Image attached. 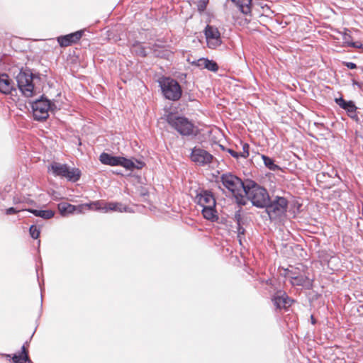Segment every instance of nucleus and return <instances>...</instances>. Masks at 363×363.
Returning <instances> with one entry per match:
<instances>
[{
	"label": "nucleus",
	"instance_id": "f257e3e1",
	"mask_svg": "<svg viewBox=\"0 0 363 363\" xmlns=\"http://www.w3.org/2000/svg\"><path fill=\"white\" fill-rule=\"evenodd\" d=\"M243 194L254 206L260 208H265L270 199L267 189L251 179L245 180V189Z\"/></svg>",
	"mask_w": 363,
	"mask_h": 363
},
{
	"label": "nucleus",
	"instance_id": "f03ea898",
	"mask_svg": "<svg viewBox=\"0 0 363 363\" xmlns=\"http://www.w3.org/2000/svg\"><path fill=\"white\" fill-rule=\"evenodd\" d=\"M195 202L202 208L201 213L205 219L212 222L218 219L216 199L210 191L201 190L196 194Z\"/></svg>",
	"mask_w": 363,
	"mask_h": 363
},
{
	"label": "nucleus",
	"instance_id": "7ed1b4c3",
	"mask_svg": "<svg viewBox=\"0 0 363 363\" xmlns=\"http://www.w3.org/2000/svg\"><path fill=\"white\" fill-rule=\"evenodd\" d=\"M220 181L223 185L233 194L238 203L240 204L245 203L243 196L245 181L242 182L231 173L223 174L220 177Z\"/></svg>",
	"mask_w": 363,
	"mask_h": 363
},
{
	"label": "nucleus",
	"instance_id": "20e7f679",
	"mask_svg": "<svg viewBox=\"0 0 363 363\" xmlns=\"http://www.w3.org/2000/svg\"><path fill=\"white\" fill-rule=\"evenodd\" d=\"M168 124L182 136H195L197 128L187 118L170 114L167 116Z\"/></svg>",
	"mask_w": 363,
	"mask_h": 363
},
{
	"label": "nucleus",
	"instance_id": "39448f33",
	"mask_svg": "<svg viewBox=\"0 0 363 363\" xmlns=\"http://www.w3.org/2000/svg\"><path fill=\"white\" fill-rule=\"evenodd\" d=\"M34 75L30 69H21L16 76L18 87L26 97H32L35 93Z\"/></svg>",
	"mask_w": 363,
	"mask_h": 363
},
{
	"label": "nucleus",
	"instance_id": "423d86ee",
	"mask_svg": "<svg viewBox=\"0 0 363 363\" xmlns=\"http://www.w3.org/2000/svg\"><path fill=\"white\" fill-rule=\"evenodd\" d=\"M160 86L164 96L171 101H178L182 94L178 82L170 77H163L159 80Z\"/></svg>",
	"mask_w": 363,
	"mask_h": 363
},
{
	"label": "nucleus",
	"instance_id": "0eeeda50",
	"mask_svg": "<svg viewBox=\"0 0 363 363\" xmlns=\"http://www.w3.org/2000/svg\"><path fill=\"white\" fill-rule=\"evenodd\" d=\"M33 114L35 120L43 121L49 116V111H54L57 108L55 104L45 98H41L32 103L31 105Z\"/></svg>",
	"mask_w": 363,
	"mask_h": 363
},
{
	"label": "nucleus",
	"instance_id": "6e6552de",
	"mask_svg": "<svg viewBox=\"0 0 363 363\" xmlns=\"http://www.w3.org/2000/svg\"><path fill=\"white\" fill-rule=\"evenodd\" d=\"M51 169L55 176H59L67 179L69 181L77 182L80 178L81 172L77 168L70 169L65 164L53 162L49 169Z\"/></svg>",
	"mask_w": 363,
	"mask_h": 363
},
{
	"label": "nucleus",
	"instance_id": "1a4fd4ad",
	"mask_svg": "<svg viewBox=\"0 0 363 363\" xmlns=\"http://www.w3.org/2000/svg\"><path fill=\"white\" fill-rule=\"evenodd\" d=\"M288 207V201L284 197L276 196L265 206L270 219H277L284 215Z\"/></svg>",
	"mask_w": 363,
	"mask_h": 363
},
{
	"label": "nucleus",
	"instance_id": "9d476101",
	"mask_svg": "<svg viewBox=\"0 0 363 363\" xmlns=\"http://www.w3.org/2000/svg\"><path fill=\"white\" fill-rule=\"evenodd\" d=\"M207 46L210 49H216L221 45L220 33L215 26L207 25L204 30Z\"/></svg>",
	"mask_w": 363,
	"mask_h": 363
},
{
	"label": "nucleus",
	"instance_id": "9b49d317",
	"mask_svg": "<svg viewBox=\"0 0 363 363\" xmlns=\"http://www.w3.org/2000/svg\"><path fill=\"white\" fill-rule=\"evenodd\" d=\"M190 158L196 164L205 166L212 162L213 156L204 149L194 147L191 150Z\"/></svg>",
	"mask_w": 363,
	"mask_h": 363
},
{
	"label": "nucleus",
	"instance_id": "f8f14e48",
	"mask_svg": "<svg viewBox=\"0 0 363 363\" xmlns=\"http://www.w3.org/2000/svg\"><path fill=\"white\" fill-rule=\"evenodd\" d=\"M335 103L342 109L347 111V113L350 118L359 121V117L357 114V106L352 101H345L342 97L335 98Z\"/></svg>",
	"mask_w": 363,
	"mask_h": 363
},
{
	"label": "nucleus",
	"instance_id": "ddd939ff",
	"mask_svg": "<svg viewBox=\"0 0 363 363\" xmlns=\"http://www.w3.org/2000/svg\"><path fill=\"white\" fill-rule=\"evenodd\" d=\"M88 205L74 206L67 202H61L58 204V210L62 216H67L74 213H82Z\"/></svg>",
	"mask_w": 363,
	"mask_h": 363
},
{
	"label": "nucleus",
	"instance_id": "4468645a",
	"mask_svg": "<svg viewBox=\"0 0 363 363\" xmlns=\"http://www.w3.org/2000/svg\"><path fill=\"white\" fill-rule=\"evenodd\" d=\"M286 275L291 279L292 285L301 286L309 288L311 286V280L306 276L302 274H297L296 272L286 269Z\"/></svg>",
	"mask_w": 363,
	"mask_h": 363
},
{
	"label": "nucleus",
	"instance_id": "2eb2a0df",
	"mask_svg": "<svg viewBox=\"0 0 363 363\" xmlns=\"http://www.w3.org/2000/svg\"><path fill=\"white\" fill-rule=\"evenodd\" d=\"M272 301L277 308H287L291 306L293 300L284 291H277L272 298Z\"/></svg>",
	"mask_w": 363,
	"mask_h": 363
},
{
	"label": "nucleus",
	"instance_id": "dca6fc26",
	"mask_svg": "<svg viewBox=\"0 0 363 363\" xmlns=\"http://www.w3.org/2000/svg\"><path fill=\"white\" fill-rule=\"evenodd\" d=\"M82 30H78L66 35L59 36L57 42L61 47H68L79 40L82 37Z\"/></svg>",
	"mask_w": 363,
	"mask_h": 363
},
{
	"label": "nucleus",
	"instance_id": "f3484780",
	"mask_svg": "<svg viewBox=\"0 0 363 363\" xmlns=\"http://www.w3.org/2000/svg\"><path fill=\"white\" fill-rule=\"evenodd\" d=\"M13 90H15L13 80L8 74L0 73V92L9 94Z\"/></svg>",
	"mask_w": 363,
	"mask_h": 363
},
{
	"label": "nucleus",
	"instance_id": "a211bd4d",
	"mask_svg": "<svg viewBox=\"0 0 363 363\" xmlns=\"http://www.w3.org/2000/svg\"><path fill=\"white\" fill-rule=\"evenodd\" d=\"M145 164L144 162L136 160L135 162L132 161L131 160L125 158L123 157H121L119 166L123 167L127 170H133L135 169H140L144 167Z\"/></svg>",
	"mask_w": 363,
	"mask_h": 363
},
{
	"label": "nucleus",
	"instance_id": "6ab92c4d",
	"mask_svg": "<svg viewBox=\"0 0 363 363\" xmlns=\"http://www.w3.org/2000/svg\"><path fill=\"white\" fill-rule=\"evenodd\" d=\"M121 157L112 156L108 153L103 152L99 157L100 162L104 164L111 166H119Z\"/></svg>",
	"mask_w": 363,
	"mask_h": 363
},
{
	"label": "nucleus",
	"instance_id": "aec40b11",
	"mask_svg": "<svg viewBox=\"0 0 363 363\" xmlns=\"http://www.w3.org/2000/svg\"><path fill=\"white\" fill-rule=\"evenodd\" d=\"M28 211L32 213L35 216L40 217L44 219H50L55 215L54 211L52 210L28 209Z\"/></svg>",
	"mask_w": 363,
	"mask_h": 363
},
{
	"label": "nucleus",
	"instance_id": "412c9836",
	"mask_svg": "<svg viewBox=\"0 0 363 363\" xmlns=\"http://www.w3.org/2000/svg\"><path fill=\"white\" fill-rule=\"evenodd\" d=\"M104 212H107L108 211H114L119 212L126 211V208L119 203H104Z\"/></svg>",
	"mask_w": 363,
	"mask_h": 363
},
{
	"label": "nucleus",
	"instance_id": "4be33fe9",
	"mask_svg": "<svg viewBox=\"0 0 363 363\" xmlns=\"http://www.w3.org/2000/svg\"><path fill=\"white\" fill-rule=\"evenodd\" d=\"M262 159L263 160L264 165L269 169H270L272 171H277L281 169L279 165L276 164L274 163V161L272 158L269 157L268 156L262 155Z\"/></svg>",
	"mask_w": 363,
	"mask_h": 363
},
{
	"label": "nucleus",
	"instance_id": "5701e85b",
	"mask_svg": "<svg viewBox=\"0 0 363 363\" xmlns=\"http://www.w3.org/2000/svg\"><path fill=\"white\" fill-rule=\"evenodd\" d=\"M13 363H30L31 361L28 354L22 355L21 354H15L12 357Z\"/></svg>",
	"mask_w": 363,
	"mask_h": 363
},
{
	"label": "nucleus",
	"instance_id": "b1692460",
	"mask_svg": "<svg viewBox=\"0 0 363 363\" xmlns=\"http://www.w3.org/2000/svg\"><path fill=\"white\" fill-rule=\"evenodd\" d=\"M83 205H88L86 206L85 210H91V209H96V210H103L104 211V203L100 201H94L90 203H84Z\"/></svg>",
	"mask_w": 363,
	"mask_h": 363
},
{
	"label": "nucleus",
	"instance_id": "393cba45",
	"mask_svg": "<svg viewBox=\"0 0 363 363\" xmlns=\"http://www.w3.org/2000/svg\"><path fill=\"white\" fill-rule=\"evenodd\" d=\"M205 69L212 72H216L218 69V66L217 63L213 60H210L208 59L206 61V64L204 65Z\"/></svg>",
	"mask_w": 363,
	"mask_h": 363
},
{
	"label": "nucleus",
	"instance_id": "a878e982",
	"mask_svg": "<svg viewBox=\"0 0 363 363\" xmlns=\"http://www.w3.org/2000/svg\"><path fill=\"white\" fill-rule=\"evenodd\" d=\"M29 232L33 239H37L40 236V230L34 225L30 227Z\"/></svg>",
	"mask_w": 363,
	"mask_h": 363
},
{
	"label": "nucleus",
	"instance_id": "bb28decb",
	"mask_svg": "<svg viewBox=\"0 0 363 363\" xmlns=\"http://www.w3.org/2000/svg\"><path fill=\"white\" fill-rule=\"evenodd\" d=\"M250 145L247 143H244L242 145V151L240 152V157L243 158H247L249 157Z\"/></svg>",
	"mask_w": 363,
	"mask_h": 363
},
{
	"label": "nucleus",
	"instance_id": "cd10ccee",
	"mask_svg": "<svg viewBox=\"0 0 363 363\" xmlns=\"http://www.w3.org/2000/svg\"><path fill=\"white\" fill-rule=\"evenodd\" d=\"M206 61H208L207 58H200L197 61L193 62L192 64L200 68H205L204 65L206 64Z\"/></svg>",
	"mask_w": 363,
	"mask_h": 363
},
{
	"label": "nucleus",
	"instance_id": "c85d7f7f",
	"mask_svg": "<svg viewBox=\"0 0 363 363\" xmlns=\"http://www.w3.org/2000/svg\"><path fill=\"white\" fill-rule=\"evenodd\" d=\"M21 211V209H17L16 208L10 207L6 210V215L15 214L18 212H20Z\"/></svg>",
	"mask_w": 363,
	"mask_h": 363
},
{
	"label": "nucleus",
	"instance_id": "c756f323",
	"mask_svg": "<svg viewBox=\"0 0 363 363\" xmlns=\"http://www.w3.org/2000/svg\"><path fill=\"white\" fill-rule=\"evenodd\" d=\"M348 45L352 48H363V44H362L359 42L350 43H348Z\"/></svg>",
	"mask_w": 363,
	"mask_h": 363
},
{
	"label": "nucleus",
	"instance_id": "7c9ffc66",
	"mask_svg": "<svg viewBox=\"0 0 363 363\" xmlns=\"http://www.w3.org/2000/svg\"><path fill=\"white\" fill-rule=\"evenodd\" d=\"M228 152L235 158H239L240 157V152H237L232 149H228Z\"/></svg>",
	"mask_w": 363,
	"mask_h": 363
},
{
	"label": "nucleus",
	"instance_id": "2f4dec72",
	"mask_svg": "<svg viewBox=\"0 0 363 363\" xmlns=\"http://www.w3.org/2000/svg\"><path fill=\"white\" fill-rule=\"evenodd\" d=\"M135 52L140 56L145 57L147 55V52L145 48L140 47L138 50H135Z\"/></svg>",
	"mask_w": 363,
	"mask_h": 363
},
{
	"label": "nucleus",
	"instance_id": "473e14b6",
	"mask_svg": "<svg viewBox=\"0 0 363 363\" xmlns=\"http://www.w3.org/2000/svg\"><path fill=\"white\" fill-rule=\"evenodd\" d=\"M345 65L348 69H351L357 68L356 64L354 62H345Z\"/></svg>",
	"mask_w": 363,
	"mask_h": 363
},
{
	"label": "nucleus",
	"instance_id": "72a5a7b5",
	"mask_svg": "<svg viewBox=\"0 0 363 363\" xmlns=\"http://www.w3.org/2000/svg\"><path fill=\"white\" fill-rule=\"evenodd\" d=\"M237 230H238V234H240V235L245 234V228L241 225V223H238Z\"/></svg>",
	"mask_w": 363,
	"mask_h": 363
},
{
	"label": "nucleus",
	"instance_id": "f704fd0d",
	"mask_svg": "<svg viewBox=\"0 0 363 363\" xmlns=\"http://www.w3.org/2000/svg\"><path fill=\"white\" fill-rule=\"evenodd\" d=\"M235 219L237 221V225H238V223H240L241 222V215L239 212H237L235 215Z\"/></svg>",
	"mask_w": 363,
	"mask_h": 363
},
{
	"label": "nucleus",
	"instance_id": "c9c22d12",
	"mask_svg": "<svg viewBox=\"0 0 363 363\" xmlns=\"http://www.w3.org/2000/svg\"><path fill=\"white\" fill-rule=\"evenodd\" d=\"M206 9V4L203 2L202 4H200L199 5V10L201 11H204V9Z\"/></svg>",
	"mask_w": 363,
	"mask_h": 363
},
{
	"label": "nucleus",
	"instance_id": "e433bc0d",
	"mask_svg": "<svg viewBox=\"0 0 363 363\" xmlns=\"http://www.w3.org/2000/svg\"><path fill=\"white\" fill-rule=\"evenodd\" d=\"M20 354H21L22 355L28 354V351H27V350L26 349L25 345H23V346H22V348H21V352Z\"/></svg>",
	"mask_w": 363,
	"mask_h": 363
},
{
	"label": "nucleus",
	"instance_id": "4c0bfd02",
	"mask_svg": "<svg viewBox=\"0 0 363 363\" xmlns=\"http://www.w3.org/2000/svg\"><path fill=\"white\" fill-rule=\"evenodd\" d=\"M243 238H244V235L238 234V241H239V243L240 245H242V240Z\"/></svg>",
	"mask_w": 363,
	"mask_h": 363
},
{
	"label": "nucleus",
	"instance_id": "58836bf2",
	"mask_svg": "<svg viewBox=\"0 0 363 363\" xmlns=\"http://www.w3.org/2000/svg\"><path fill=\"white\" fill-rule=\"evenodd\" d=\"M262 9H264V12H267V11L272 12L270 8L267 5H265L264 6H263Z\"/></svg>",
	"mask_w": 363,
	"mask_h": 363
},
{
	"label": "nucleus",
	"instance_id": "ea45409f",
	"mask_svg": "<svg viewBox=\"0 0 363 363\" xmlns=\"http://www.w3.org/2000/svg\"><path fill=\"white\" fill-rule=\"evenodd\" d=\"M311 323H312V324H313V325H314V324H315L316 321H315V318H314L313 315H311Z\"/></svg>",
	"mask_w": 363,
	"mask_h": 363
},
{
	"label": "nucleus",
	"instance_id": "a19ab883",
	"mask_svg": "<svg viewBox=\"0 0 363 363\" xmlns=\"http://www.w3.org/2000/svg\"><path fill=\"white\" fill-rule=\"evenodd\" d=\"M352 84H353V85H357V86H358L359 87H360V86H361L360 84H359V82H357L354 81V80H353Z\"/></svg>",
	"mask_w": 363,
	"mask_h": 363
},
{
	"label": "nucleus",
	"instance_id": "79ce46f5",
	"mask_svg": "<svg viewBox=\"0 0 363 363\" xmlns=\"http://www.w3.org/2000/svg\"><path fill=\"white\" fill-rule=\"evenodd\" d=\"M19 202H20V201H19L18 199H16V198H14V199H13V203H19Z\"/></svg>",
	"mask_w": 363,
	"mask_h": 363
},
{
	"label": "nucleus",
	"instance_id": "37998d69",
	"mask_svg": "<svg viewBox=\"0 0 363 363\" xmlns=\"http://www.w3.org/2000/svg\"><path fill=\"white\" fill-rule=\"evenodd\" d=\"M362 214H363V206H362Z\"/></svg>",
	"mask_w": 363,
	"mask_h": 363
}]
</instances>
